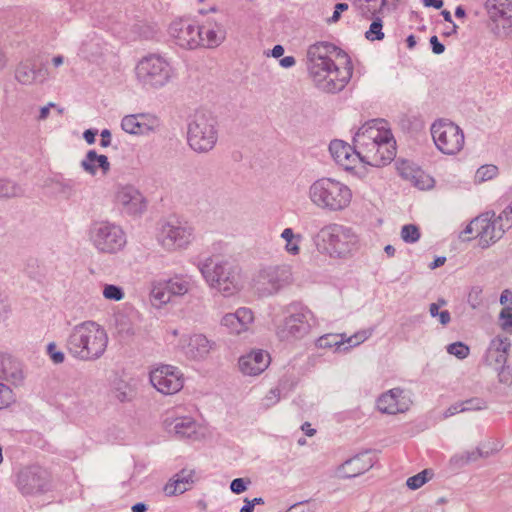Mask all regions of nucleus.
<instances>
[{
  "mask_svg": "<svg viewBox=\"0 0 512 512\" xmlns=\"http://www.w3.org/2000/svg\"><path fill=\"white\" fill-rule=\"evenodd\" d=\"M306 58L309 76L316 87L324 92H340L351 79L353 67L350 57L330 42L310 45Z\"/></svg>",
  "mask_w": 512,
  "mask_h": 512,
  "instance_id": "f257e3e1",
  "label": "nucleus"
},
{
  "mask_svg": "<svg viewBox=\"0 0 512 512\" xmlns=\"http://www.w3.org/2000/svg\"><path fill=\"white\" fill-rule=\"evenodd\" d=\"M352 140L365 165H386L396 154V142L383 120L364 123L354 132Z\"/></svg>",
  "mask_w": 512,
  "mask_h": 512,
  "instance_id": "f03ea898",
  "label": "nucleus"
},
{
  "mask_svg": "<svg viewBox=\"0 0 512 512\" xmlns=\"http://www.w3.org/2000/svg\"><path fill=\"white\" fill-rule=\"evenodd\" d=\"M105 329L95 321H83L74 325L65 338L67 353L78 361H95L100 359L108 346Z\"/></svg>",
  "mask_w": 512,
  "mask_h": 512,
  "instance_id": "7ed1b4c3",
  "label": "nucleus"
},
{
  "mask_svg": "<svg viewBox=\"0 0 512 512\" xmlns=\"http://www.w3.org/2000/svg\"><path fill=\"white\" fill-rule=\"evenodd\" d=\"M204 281L224 297H230L241 290L240 268L227 256L211 255L197 265Z\"/></svg>",
  "mask_w": 512,
  "mask_h": 512,
  "instance_id": "20e7f679",
  "label": "nucleus"
},
{
  "mask_svg": "<svg viewBox=\"0 0 512 512\" xmlns=\"http://www.w3.org/2000/svg\"><path fill=\"white\" fill-rule=\"evenodd\" d=\"M134 77L142 90L156 92L172 84L178 78V70L166 55L149 53L137 61Z\"/></svg>",
  "mask_w": 512,
  "mask_h": 512,
  "instance_id": "39448f33",
  "label": "nucleus"
},
{
  "mask_svg": "<svg viewBox=\"0 0 512 512\" xmlns=\"http://www.w3.org/2000/svg\"><path fill=\"white\" fill-rule=\"evenodd\" d=\"M318 252L332 259H347L359 246L356 231L340 223L324 225L314 238Z\"/></svg>",
  "mask_w": 512,
  "mask_h": 512,
  "instance_id": "423d86ee",
  "label": "nucleus"
},
{
  "mask_svg": "<svg viewBox=\"0 0 512 512\" xmlns=\"http://www.w3.org/2000/svg\"><path fill=\"white\" fill-rule=\"evenodd\" d=\"M307 195L316 208L331 213L345 211L353 200L351 188L333 177H321L313 181Z\"/></svg>",
  "mask_w": 512,
  "mask_h": 512,
  "instance_id": "0eeeda50",
  "label": "nucleus"
},
{
  "mask_svg": "<svg viewBox=\"0 0 512 512\" xmlns=\"http://www.w3.org/2000/svg\"><path fill=\"white\" fill-rule=\"evenodd\" d=\"M317 326L313 311L300 302H293L284 309L282 321L275 326L277 339L295 345L307 338Z\"/></svg>",
  "mask_w": 512,
  "mask_h": 512,
  "instance_id": "6e6552de",
  "label": "nucleus"
},
{
  "mask_svg": "<svg viewBox=\"0 0 512 512\" xmlns=\"http://www.w3.org/2000/svg\"><path fill=\"white\" fill-rule=\"evenodd\" d=\"M166 340L176 351L192 361L205 360L216 343L203 333H183L172 329L167 332Z\"/></svg>",
  "mask_w": 512,
  "mask_h": 512,
  "instance_id": "1a4fd4ad",
  "label": "nucleus"
},
{
  "mask_svg": "<svg viewBox=\"0 0 512 512\" xmlns=\"http://www.w3.org/2000/svg\"><path fill=\"white\" fill-rule=\"evenodd\" d=\"M218 140L216 120L208 114L197 112L188 123L187 141L197 153L211 151Z\"/></svg>",
  "mask_w": 512,
  "mask_h": 512,
  "instance_id": "9d476101",
  "label": "nucleus"
},
{
  "mask_svg": "<svg viewBox=\"0 0 512 512\" xmlns=\"http://www.w3.org/2000/svg\"><path fill=\"white\" fill-rule=\"evenodd\" d=\"M194 227L186 220L173 218L160 224L157 240L167 251L187 249L194 241Z\"/></svg>",
  "mask_w": 512,
  "mask_h": 512,
  "instance_id": "9b49d317",
  "label": "nucleus"
},
{
  "mask_svg": "<svg viewBox=\"0 0 512 512\" xmlns=\"http://www.w3.org/2000/svg\"><path fill=\"white\" fill-rule=\"evenodd\" d=\"M89 240L100 253L115 254L123 250L127 243L123 229L111 222L99 221L91 225Z\"/></svg>",
  "mask_w": 512,
  "mask_h": 512,
  "instance_id": "f8f14e48",
  "label": "nucleus"
},
{
  "mask_svg": "<svg viewBox=\"0 0 512 512\" xmlns=\"http://www.w3.org/2000/svg\"><path fill=\"white\" fill-rule=\"evenodd\" d=\"M430 133L436 148L442 154L453 156L464 147L463 130L448 119L435 120L430 127Z\"/></svg>",
  "mask_w": 512,
  "mask_h": 512,
  "instance_id": "ddd939ff",
  "label": "nucleus"
},
{
  "mask_svg": "<svg viewBox=\"0 0 512 512\" xmlns=\"http://www.w3.org/2000/svg\"><path fill=\"white\" fill-rule=\"evenodd\" d=\"M291 280L289 265H269L259 270L254 279V287L261 296H272L290 284Z\"/></svg>",
  "mask_w": 512,
  "mask_h": 512,
  "instance_id": "4468645a",
  "label": "nucleus"
},
{
  "mask_svg": "<svg viewBox=\"0 0 512 512\" xmlns=\"http://www.w3.org/2000/svg\"><path fill=\"white\" fill-rule=\"evenodd\" d=\"M149 381L159 393L174 395L183 388L185 378L178 367L163 364L151 369Z\"/></svg>",
  "mask_w": 512,
  "mask_h": 512,
  "instance_id": "2eb2a0df",
  "label": "nucleus"
},
{
  "mask_svg": "<svg viewBox=\"0 0 512 512\" xmlns=\"http://www.w3.org/2000/svg\"><path fill=\"white\" fill-rule=\"evenodd\" d=\"M484 9L498 34L512 38V0H486Z\"/></svg>",
  "mask_w": 512,
  "mask_h": 512,
  "instance_id": "dca6fc26",
  "label": "nucleus"
},
{
  "mask_svg": "<svg viewBox=\"0 0 512 512\" xmlns=\"http://www.w3.org/2000/svg\"><path fill=\"white\" fill-rule=\"evenodd\" d=\"M169 34L181 48L196 49L200 47V25L190 18H179L169 26Z\"/></svg>",
  "mask_w": 512,
  "mask_h": 512,
  "instance_id": "f3484780",
  "label": "nucleus"
},
{
  "mask_svg": "<svg viewBox=\"0 0 512 512\" xmlns=\"http://www.w3.org/2000/svg\"><path fill=\"white\" fill-rule=\"evenodd\" d=\"M114 203L119 211L129 216H139L146 210V200L133 185H121L116 189Z\"/></svg>",
  "mask_w": 512,
  "mask_h": 512,
  "instance_id": "a211bd4d",
  "label": "nucleus"
},
{
  "mask_svg": "<svg viewBox=\"0 0 512 512\" xmlns=\"http://www.w3.org/2000/svg\"><path fill=\"white\" fill-rule=\"evenodd\" d=\"M17 486L25 495L44 492L49 487V473L40 466L25 467L17 475Z\"/></svg>",
  "mask_w": 512,
  "mask_h": 512,
  "instance_id": "6ab92c4d",
  "label": "nucleus"
},
{
  "mask_svg": "<svg viewBox=\"0 0 512 512\" xmlns=\"http://www.w3.org/2000/svg\"><path fill=\"white\" fill-rule=\"evenodd\" d=\"M474 224L478 226V233L475 238L478 239L479 246L488 248L496 243L505 233L503 223L496 220L494 212H486L474 218Z\"/></svg>",
  "mask_w": 512,
  "mask_h": 512,
  "instance_id": "aec40b11",
  "label": "nucleus"
},
{
  "mask_svg": "<svg viewBox=\"0 0 512 512\" xmlns=\"http://www.w3.org/2000/svg\"><path fill=\"white\" fill-rule=\"evenodd\" d=\"M413 404L412 393L399 387L382 393L377 399L380 412L390 415L407 412Z\"/></svg>",
  "mask_w": 512,
  "mask_h": 512,
  "instance_id": "412c9836",
  "label": "nucleus"
},
{
  "mask_svg": "<svg viewBox=\"0 0 512 512\" xmlns=\"http://www.w3.org/2000/svg\"><path fill=\"white\" fill-rule=\"evenodd\" d=\"M254 313L250 308L240 307L235 312L226 313L220 320L228 334L242 336L252 333L254 324Z\"/></svg>",
  "mask_w": 512,
  "mask_h": 512,
  "instance_id": "4be33fe9",
  "label": "nucleus"
},
{
  "mask_svg": "<svg viewBox=\"0 0 512 512\" xmlns=\"http://www.w3.org/2000/svg\"><path fill=\"white\" fill-rule=\"evenodd\" d=\"M329 152L335 163L346 171H355L358 165L363 164L357 147L343 140H332L329 144Z\"/></svg>",
  "mask_w": 512,
  "mask_h": 512,
  "instance_id": "5701e85b",
  "label": "nucleus"
},
{
  "mask_svg": "<svg viewBox=\"0 0 512 512\" xmlns=\"http://www.w3.org/2000/svg\"><path fill=\"white\" fill-rule=\"evenodd\" d=\"M271 358L263 349H251L242 354L237 363L239 372L245 377H257L270 365Z\"/></svg>",
  "mask_w": 512,
  "mask_h": 512,
  "instance_id": "b1692460",
  "label": "nucleus"
},
{
  "mask_svg": "<svg viewBox=\"0 0 512 512\" xmlns=\"http://www.w3.org/2000/svg\"><path fill=\"white\" fill-rule=\"evenodd\" d=\"M511 349L509 337L499 334L491 339L485 353V362L494 369L506 364Z\"/></svg>",
  "mask_w": 512,
  "mask_h": 512,
  "instance_id": "393cba45",
  "label": "nucleus"
},
{
  "mask_svg": "<svg viewBox=\"0 0 512 512\" xmlns=\"http://www.w3.org/2000/svg\"><path fill=\"white\" fill-rule=\"evenodd\" d=\"M25 378L23 364L10 354L0 353V380L20 387L24 384Z\"/></svg>",
  "mask_w": 512,
  "mask_h": 512,
  "instance_id": "a878e982",
  "label": "nucleus"
},
{
  "mask_svg": "<svg viewBox=\"0 0 512 512\" xmlns=\"http://www.w3.org/2000/svg\"><path fill=\"white\" fill-rule=\"evenodd\" d=\"M165 428L179 438H194L200 429L199 424L190 416H181L176 412L168 414L164 419Z\"/></svg>",
  "mask_w": 512,
  "mask_h": 512,
  "instance_id": "bb28decb",
  "label": "nucleus"
},
{
  "mask_svg": "<svg viewBox=\"0 0 512 512\" xmlns=\"http://www.w3.org/2000/svg\"><path fill=\"white\" fill-rule=\"evenodd\" d=\"M200 37V47L215 48L224 41L226 31L221 23L207 19L205 23L200 25Z\"/></svg>",
  "mask_w": 512,
  "mask_h": 512,
  "instance_id": "cd10ccee",
  "label": "nucleus"
},
{
  "mask_svg": "<svg viewBox=\"0 0 512 512\" xmlns=\"http://www.w3.org/2000/svg\"><path fill=\"white\" fill-rule=\"evenodd\" d=\"M15 76L21 84L32 85L43 83L48 77V71L43 65L26 61L19 64Z\"/></svg>",
  "mask_w": 512,
  "mask_h": 512,
  "instance_id": "c85d7f7f",
  "label": "nucleus"
},
{
  "mask_svg": "<svg viewBox=\"0 0 512 512\" xmlns=\"http://www.w3.org/2000/svg\"><path fill=\"white\" fill-rule=\"evenodd\" d=\"M106 50L107 45L103 39L92 32L82 39L77 54L83 59L95 61L100 58Z\"/></svg>",
  "mask_w": 512,
  "mask_h": 512,
  "instance_id": "c756f323",
  "label": "nucleus"
},
{
  "mask_svg": "<svg viewBox=\"0 0 512 512\" xmlns=\"http://www.w3.org/2000/svg\"><path fill=\"white\" fill-rule=\"evenodd\" d=\"M373 466V461L368 453H363L360 455H356L351 459L344 462L338 468V475L343 478H352L356 477L367 470H369Z\"/></svg>",
  "mask_w": 512,
  "mask_h": 512,
  "instance_id": "7c9ffc66",
  "label": "nucleus"
},
{
  "mask_svg": "<svg viewBox=\"0 0 512 512\" xmlns=\"http://www.w3.org/2000/svg\"><path fill=\"white\" fill-rule=\"evenodd\" d=\"M399 0H354L353 7L356 12L367 19L380 15L385 9L395 6Z\"/></svg>",
  "mask_w": 512,
  "mask_h": 512,
  "instance_id": "2f4dec72",
  "label": "nucleus"
},
{
  "mask_svg": "<svg viewBox=\"0 0 512 512\" xmlns=\"http://www.w3.org/2000/svg\"><path fill=\"white\" fill-rule=\"evenodd\" d=\"M194 471L191 469H183L177 473L164 487L166 495L182 494L194 484Z\"/></svg>",
  "mask_w": 512,
  "mask_h": 512,
  "instance_id": "473e14b6",
  "label": "nucleus"
},
{
  "mask_svg": "<svg viewBox=\"0 0 512 512\" xmlns=\"http://www.w3.org/2000/svg\"><path fill=\"white\" fill-rule=\"evenodd\" d=\"M98 24L103 28L111 31L114 35L122 36L126 30V15L121 11H105L98 18Z\"/></svg>",
  "mask_w": 512,
  "mask_h": 512,
  "instance_id": "72a5a7b5",
  "label": "nucleus"
},
{
  "mask_svg": "<svg viewBox=\"0 0 512 512\" xmlns=\"http://www.w3.org/2000/svg\"><path fill=\"white\" fill-rule=\"evenodd\" d=\"M81 168L88 174L94 176L97 169L100 168L103 174L110 170V163L107 156L97 154L94 150H89L80 163Z\"/></svg>",
  "mask_w": 512,
  "mask_h": 512,
  "instance_id": "f704fd0d",
  "label": "nucleus"
},
{
  "mask_svg": "<svg viewBox=\"0 0 512 512\" xmlns=\"http://www.w3.org/2000/svg\"><path fill=\"white\" fill-rule=\"evenodd\" d=\"M280 239L283 242V251L291 256L297 257L302 252V243L304 237L300 233H296L292 228H284L280 234Z\"/></svg>",
  "mask_w": 512,
  "mask_h": 512,
  "instance_id": "c9c22d12",
  "label": "nucleus"
},
{
  "mask_svg": "<svg viewBox=\"0 0 512 512\" xmlns=\"http://www.w3.org/2000/svg\"><path fill=\"white\" fill-rule=\"evenodd\" d=\"M138 318V312H134L130 315L117 314L115 316V329L118 335L124 339L133 337L139 330L136 323Z\"/></svg>",
  "mask_w": 512,
  "mask_h": 512,
  "instance_id": "e433bc0d",
  "label": "nucleus"
},
{
  "mask_svg": "<svg viewBox=\"0 0 512 512\" xmlns=\"http://www.w3.org/2000/svg\"><path fill=\"white\" fill-rule=\"evenodd\" d=\"M374 330L372 328L361 329L353 335L348 336L341 333L342 353L349 352L352 348L358 347L367 341L372 335Z\"/></svg>",
  "mask_w": 512,
  "mask_h": 512,
  "instance_id": "4c0bfd02",
  "label": "nucleus"
},
{
  "mask_svg": "<svg viewBox=\"0 0 512 512\" xmlns=\"http://www.w3.org/2000/svg\"><path fill=\"white\" fill-rule=\"evenodd\" d=\"M172 294L165 281H155L152 284L150 300L153 306L160 308L171 301Z\"/></svg>",
  "mask_w": 512,
  "mask_h": 512,
  "instance_id": "58836bf2",
  "label": "nucleus"
},
{
  "mask_svg": "<svg viewBox=\"0 0 512 512\" xmlns=\"http://www.w3.org/2000/svg\"><path fill=\"white\" fill-rule=\"evenodd\" d=\"M165 282L172 296H181L190 290L193 280L187 275H176Z\"/></svg>",
  "mask_w": 512,
  "mask_h": 512,
  "instance_id": "ea45409f",
  "label": "nucleus"
},
{
  "mask_svg": "<svg viewBox=\"0 0 512 512\" xmlns=\"http://www.w3.org/2000/svg\"><path fill=\"white\" fill-rule=\"evenodd\" d=\"M315 346L319 349H331L335 353H342L341 333H327L315 341Z\"/></svg>",
  "mask_w": 512,
  "mask_h": 512,
  "instance_id": "a19ab883",
  "label": "nucleus"
},
{
  "mask_svg": "<svg viewBox=\"0 0 512 512\" xmlns=\"http://www.w3.org/2000/svg\"><path fill=\"white\" fill-rule=\"evenodd\" d=\"M139 120L141 121L143 135H149L158 131L161 127L160 119L151 113H138Z\"/></svg>",
  "mask_w": 512,
  "mask_h": 512,
  "instance_id": "79ce46f5",
  "label": "nucleus"
},
{
  "mask_svg": "<svg viewBox=\"0 0 512 512\" xmlns=\"http://www.w3.org/2000/svg\"><path fill=\"white\" fill-rule=\"evenodd\" d=\"M502 448V445L496 444L495 447L491 450H486V444H481L476 449L467 450L465 452V457L467 459L468 464L471 462H476L480 458H488L491 455L497 453Z\"/></svg>",
  "mask_w": 512,
  "mask_h": 512,
  "instance_id": "37998d69",
  "label": "nucleus"
},
{
  "mask_svg": "<svg viewBox=\"0 0 512 512\" xmlns=\"http://www.w3.org/2000/svg\"><path fill=\"white\" fill-rule=\"evenodd\" d=\"M121 128L131 135H143L139 114L126 115L121 120Z\"/></svg>",
  "mask_w": 512,
  "mask_h": 512,
  "instance_id": "c03bdc74",
  "label": "nucleus"
},
{
  "mask_svg": "<svg viewBox=\"0 0 512 512\" xmlns=\"http://www.w3.org/2000/svg\"><path fill=\"white\" fill-rule=\"evenodd\" d=\"M102 296L105 300L119 302L125 298V291L121 286L104 283L101 285Z\"/></svg>",
  "mask_w": 512,
  "mask_h": 512,
  "instance_id": "a18cd8bd",
  "label": "nucleus"
},
{
  "mask_svg": "<svg viewBox=\"0 0 512 512\" xmlns=\"http://www.w3.org/2000/svg\"><path fill=\"white\" fill-rule=\"evenodd\" d=\"M498 175V167L493 164H486L479 167L474 175V182L481 184L494 179Z\"/></svg>",
  "mask_w": 512,
  "mask_h": 512,
  "instance_id": "49530a36",
  "label": "nucleus"
},
{
  "mask_svg": "<svg viewBox=\"0 0 512 512\" xmlns=\"http://www.w3.org/2000/svg\"><path fill=\"white\" fill-rule=\"evenodd\" d=\"M419 190H429L434 186V179L421 169H417L410 181Z\"/></svg>",
  "mask_w": 512,
  "mask_h": 512,
  "instance_id": "de8ad7c7",
  "label": "nucleus"
},
{
  "mask_svg": "<svg viewBox=\"0 0 512 512\" xmlns=\"http://www.w3.org/2000/svg\"><path fill=\"white\" fill-rule=\"evenodd\" d=\"M400 236L405 243L414 244L419 241L421 232L417 225L405 224L401 227Z\"/></svg>",
  "mask_w": 512,
  "mask_h": 512,
  "instance_id": "09e8293b",
  "label": "nucleus"
},
{
  "mask_svg": "<svg viewBox=\"0 0 512 512\" xmlns=\"http://www.w3.org/2000/svg\"><path fill=\"white\" fill-rule=\"evenodd\" d=\"M23 193V189L10 180L0 179V197H16Z\"/></svg>",
  "mask_w": 512,
  "mask_h": 512,
  "instance_id": "8fccbe9b",
  "label": "nucleus"
},
{
  "mask_svg": "<svg viewBox=\"0 0 512 512\" xmlns=\"http://www.w3.org/2000/svg\"><path fill=\"white\" fill-rule=\"evenodd\" d=\"M445 301H439L437 303H431L429 306V313L431 317L437 318L439 323L447 325L451 321V316L448 310L439 311L440 306L444 305Z\"/></svg>",
  "mask_w": 512,
  "mask_h": 512,
  "instance_id": "3c124183",
  "label": "nucleus"
},
{
  "mask_svg": "<svg viewBox=\"0 0 512 512\" xmlns=\"http://www.w3.org/2000/svg\"><path fill=\"white\" fill-rule=\"evenodd\" d=\"M373 22L370 24L369 29L366 31L365 36L370 41L375 40H382L384 38V33L382 31L383 24L382 20L377 15L376 17L372 18Z\"/></svg>",
  "mask_w": 512,
  "mask_h": 512,
  "instance_id": "603ef678",
  "label": "nucleus"
},
{
  "mask_svg": "<svg viewBox=\"0 0 512 512\" xmlns=\"http://www.w3.org/2000/svg\"><path fill=\"white\" fill-rule=\"evenodd\" d=\"M431 477L432 472L426 469L414 476L409 477L406 481V485L409 489L416 490L421 488Z\"/></svg>",
  "mask_w": 512,
  "mask_h": 512,
  "instance_id": "864d4df0",
  "label": "nucleus"
},
{
  "mask_svg": "<svg viewBox=\"0 0 512 512\" xmlns=\"http://www.w3.org/2000/svg\"><path fill=\"white\" fill-rule=\"evenodd\" d=\"M498 324L504 332L512 334V306L502 308L499 313Z\"/></svg>",
  "mask_w": 512,
  "mask_h": 512,
  "instance_id": "5fc2aeb1",
  "label": "nucleus"
},
{
  "mask_svg": "<svg viewBox=\"0 0 512 512\" xmlns=\"http://www.w3.org/2000/svg\"><path fill=\"white\" fill-rule=\"evenodd\" d=\"M448 354L463 360L469 356L470 348L463 342L457 341L446 346Z\"/></svg>",
  "mask_w": 512,
  "mask_h": 512,
  "instance_id": "6e6d98bb",
  "label": "nucleus"
},
{
  "mask_svg": "<svg viewBox=\"0 0 512 512\" xmlns=\"http://www.w3.org/2000/svg\"><path fill=\"white\" fill-rule=\"evenodd\" d=\"M483 291L480 286L471 287L468 296L467 302L472 309H478L483 305Z\"/></svg>",
  "mask_w": 512,
  "mask_h": 512,
  "instance_id": "4d7b16f0",
  "label": "nucleus"
},
{
  "mask_svg": "<svg viewBox=\"0 0 512 512\" xmlns=\"http://www.w3.org/2000/svg\"><path fill=\"white\" fill-rule=\"evenodd\" d=\"M14 402V394L9 385L0 382V410L7 408Z\"/></svg>",
  "mask_w": 512,
  "mask_h": 512,
  "instance_id": "13d9d810",
  "label": "nucleus"
},
{
  "mask_svg": "<svg viewBox=\"0 0 512 512\" xmlns=\"http://www.w3.org/2000/svg\"><path fill=\"white\" fill-rule=\"evenodd\" d=\"M281 399V390L279 387L270 389L263 397L261 405L265 408H270L277 404Z\"/></svg>",
  "mask_w": 512,
  "mask_h": 512,
  "instance_id": "bf43d9fd",
  "label": "nucleus"
},
{
  "mask_svg": "<svg viewBox=\"0 0 512 512\" xmlns=\"http://www.w3.org/2000/svg\"><path fill=\"white\" fill-rule=\"evenodd\" d=\"M47 354L49 355L50 359L55 364H61L65 360V354L62 352L56 345V343L51 342L47 345Z\"/></svg>",
  "mask_w": 512,
  "mask_h": 512,
  "instance_id": "052dcab7",
  "label": "nucleus"
},
{
  "mask_svg": "<svg viewBox=\"0 0 512 512\" xmlns=\"http://www.w3.org/2000/svg\"><path fill=\"white\" fill-rule=\"evenodd\" d=\"M463 412L477 411L486 407V402L481 398H471L465 401H461Z\"/></svg>",
  "mask_w": 512,
  "mask_h": 512,
  "instance_id": "680f3d73",
  "label": "nucleus"
},
{
  "mask_svg": "<svg viewBox=\"0 0 512 512\" xmlns=\"http://www.w3.org/2000/svg\"><path fill=\"white\" fill-rule=\"evenodd\" d=\"M478 233V226L474 224V219L470 221L466 225V227L459 232L458 238L461 241H470L471 239L475 238V235Z\"/></svg>",
  "mask_w": 512,
  "mask_h": 512,
  "instance_id": "e2e57ef3",
  "label": "nucleus"
},
{
  "mask_svg": "<svg viewBox=\"0 0 512 512\" xmlns=\"http://www.w3.org/2000/svg\"><path fill=\"white\" fill-rule=\"evenodd\" d=\"M467 464H468V462L465 457L464 451L454 454L449 460V465L453 470L461 469L464 466H466Z\"/></svg>",
  "mask_w": 512,
  "mask_h": 512,
  "instance_id": "0e129e2a",
  "label": "nucleus"
},
{
  "mask_svg": "<svg viewBox=\"0 0 512 512\" xmlns=\"http://www.w3.org/2000/svg\"><path fill=\"white\" fill-rule=\"evenodd\" d=\"M418 168L414 167L413 165H411L409 162L407 161H402L399 165H398V171L400 173V175L408 180V181H411L412 179V176L414 175V172L417 171Z\"/></svg>",
  "mask_w": 512,
  "mask_h": 512,
  "instance_id": "69168bd1",
  "label": "nucleus"
},
{
  "mask_svg": "<svg viewBox=\"0 0 512 512\" xmlns=\"http://www.w3.org/2000/svg\"><path fill=\"white\" fill-rule=\"evenodd\" d=\"M496 220H499V223H503L505 230L510 228L512 225V203L505 208L498 217H496Z\"/></svg>",
  "mask_w": 512,
  "mask_h": 512,
  "instance_id": "338daca9",
  "label": "nucleus"
},
{
  "mask_svg": "<svg viewBox=\"0 0 512 512\" xmlns=\"http://www.w3.org/2000/svg\"><path fill=\"white\" fill-rule=\"evenodd\" d=\"M498 371L499 381L506 385L512 384V369L509 366L503 365L496 369Z\"/></svg>",
  "mask_w": 512,
  "mask_h": 512,
  "instance_id": "774afa93",
  "label": "nucleus"
}]
</instances>
